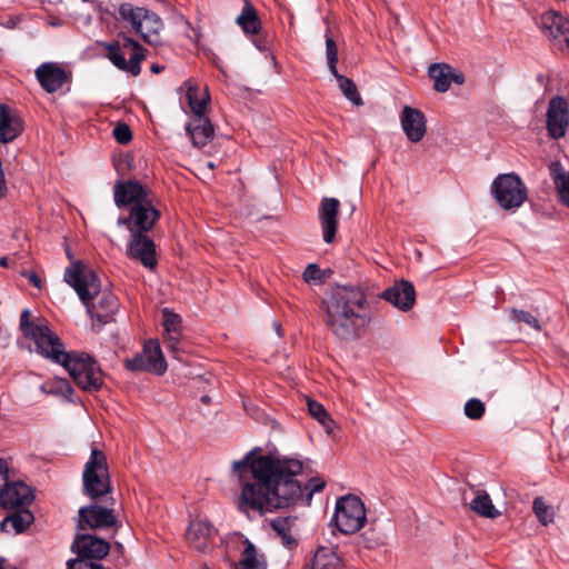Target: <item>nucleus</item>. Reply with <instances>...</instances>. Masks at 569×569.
Listing matches in <instances>:
<instances>
[{
	"label": "nucleus",
	"instance_id": "50",
	"mask_svg": "<svg viewBox=\"0 0 569 569\" xmlns=\"http://www.w3.org/2000/svg\"><path fill=\"white\" fill-rule=\"evenodd\" d=\"M66 254H67L68 259L72 260L71 263L76 261V260H73V256H72L69 247H66Z\"/></svg>",
	"mask_w": 569,
	"mask_h": 569
},
{
	"label": "nucleus",
	"instance_id": "9",
	"mask_svg": "<svg viewBox=\"0 0 569 569\" xmlns=\"http://www.w3.org/2000/svg\"><path fill=\"white\" fill-rule=\"evenodd\" d=\"M82 482L84 493L93 500L111 492L107 456L102 450L97 448L91 450L89 460L84 465Z\"/></svg>",
	"mask_w": 569,
	"mask_h": 569
},
{
	"label": "nucleus",
	"instance_id": "29",
	"mask_svg": "<svg viewBox=\"0 0 569 569\" xmlns=\"http://www.w3.org/2000/svg\"><path fill=\"white\" fill-rule=\"evenodd\" d=\"M188 106L192 112V117L206 116L210 94L207 89L201 90L198 86L189 84L186 93Z\"/></svg>",
	"mask_w": 569,
	"mask_h": 569
},
{
	"label": "nucleus",
	"instance_id": "22",
	"mask_svg": "<svg viewBox=\"0 0 569 569\" xmlns=\"http://www.w3.org/2000/svg\"><path fill=\"white\" fill-rule=\"evenodd\" d=\"M162 313V327H163V342L166 348L177 353L180 351V341L182 337L181 323L182 318L180 315L169 308H163Z\"/></svg>",
	"mask_w": 569,
	"mask_h": 569
},
{
	"label": "nucleus",
	"instance_id": "39",
	"mask_svg": "<svg viewBox=\"0 0 569 569\" xmlns=\"http://www.w3.org/2000/svg\"><path fill=\"white\" fill-rule=\"evenodd\" d=\"M510 316H511V319L516 322H525L529 327H531L532 329H535L537 331L541 330L539 320L535 316H532L529 311L511 308Z\"/></svg>",
	"mask_w": 569,
	"mask_h": 569
},
{
	"label": "nucleus",
	"instance_id": "54",
	"mask_svg": "<svg viewBox=\"0 0 569 569\" xmlns=\"http://www.w3.org/2000/svg\"><path fill=\"white\" fill-rule=\"evenodd\" d=\"M0 569H4L3 559L0 557Z\"/></svg>",
	"mask_w": 569,
	"mask_h": 569
},
{
	"label": "nucleus",
	"instance_id": "37",
	"mask_svg": "<svg viewBox=\"0 0 569 569\" xmlns=\"http://www.w3.org/2000/svg\"><path fill=\"white\" fill-rule=\"evenodd\" d=\"M463 411L467 418L479 420L486 412V406L480 399L471 398L466 402Z\"/></svg>",
	"mask_w": 569,
	"mask_h": 569
},
{
	"label": "nucleus",
	"instance_id": "19",
	"mask_svg": "<svg viewBox=\"0 0 569 569\" xmlns=\"http://www.w3.org/2000/svg\"><path fill=\"white\" fill-rule=\"evenodd\" d=\"M400 123L407 139L412 143L421 141L427 132L426 116L417 108L405 106L400 113Z\"/></svg>",
	"mask_w": 569,
	"mask_h": 569
},
{
	"label": "nucleus",
	"instance_id": "16",
	"mask_svg": "<svg viewBox=\"0 0 569 569\" xmlns=\"http://www.w3.org/2000/svg\"><path fill=\"white\" fill-rule=\"evenodd\" d=\"M113 200L120 209L132 207L149 200L148 190L137 180H117L113 186Z\"/></svg>",
	"mask_w": 569,
	"mask_h": 569
},
{
	"label": "nucleus",
	"instance_id": "33",
	"mask_svg": "<svg viewBox=\"0 0 569 569\" xmlns=\"http://www.w3.org/2000/svg\"><path fill=\"white\" fill-rule=\"evenodd\" d=\"M331 74L336 78V80L339 84V88H340L341 92L343 93V96L346 97V99H348L356 106L363 104L362 98H361V96L358 91V88L352 79H350L343 74H340L338 71H336V73H331Z\"/></svg>",
	"mask_w": 569,
	"mask_h": 569
},
{
	"label": "nucleus",
	"instance_id": "24",
	"mask_svg": "<svg viewBox=\"0 0 569 569\" xmlns=\"http://www.w3.org/2000/svg\"><path fill=\"white\" fill-rule=\"evenodd\" d=\"M186 131L197 148H203L212 141L214 128L207 116L192 117L186 124Z\"/></svg>",
	"mask_w": 569,
	"mask_h": 569
},
{
	"label": "nucleus",
	"instance_id": "25",
	"mask_svg": "<svg viewBox=\"0 0 569 569\" xmlns=\"http://www.w3.org/2000/svg\"><path fill=\"white\" fill-rule=\"evenodd\" d=\"M211 532L212 526L208 521H192L186 531V539L191 548L206 552Z\"/></svg>",
	"mask_w": 569,
	"mask_h": 569
},
{
	"label": "nucleus",
	"instance_id": "4",
	"mask_svg": "<svg viewBox=\"0 0 569 569\" xmlns=\"http://www.w3.org/2000/svg\"><path fill=\"white\" fill-rule=\"evenodd\" d=\"M63 280L72 287L87 313L93 320L91 329L99 333L103 327L116 321L119 311L118 297L108 289H102L98 273L83 261H74L64 270Z\"/></svg>",
	"mask_w": 569,
	"mask_h": 569
},
{
	"label": "nucleus",
	"instance_id": "43",
	"mask_svg": "<svg viewBox=\"0 0 569 569\" xmlns=\"http://www.w3.org/2000/svg\"><path fill=\"white\" fill-rule=\"evenodd\" d=\"M561 187L559 189L561 201L569 207V174H560Z\"/></svg>",
	"mask_w": 569,
	"mask_h": 569
},
{
	"label": "nucleus",
	"instance_id": "52",
	"mask_svg": "<svg viewBox=\"0 0 569 569\" xmlns=\"http://www.w3.org/2000/svg\"><path fill=\"white\" fill-rule=\"evenodd\" d=\"M201 401H202V402H204V403H208V402L210 401L209 396H203V397L201 398Z\"/></svg>",
	"mask_w": 569,
	"mask_h": 569
},
{
	"label": "nucleus",
	"instance_id": "28",
	"mask_svg": "<svg viewBox=\"0 0 569 569\" xmlns=\"http://www.w3.org/2000/svg\"><path fill=\"white\" fill-rule=\"evenodd\" d=\"M341 567V559L332 548L319 547L311 561L302 569H338Z\"/></svg>",
	"mask_w": 569,
	"mask_h": 569
},
{
	"label": "nucleus",
	"instance_id": "46",
	"mask_svg": "<svg viewBox=\"0 0 569 569\" xmlns=\"http://www.w3.org/2000/svg\"><path fill=\"white\" fill-rule=\"evenodd\" d=\"M450 84L452 82L457 83V84H463L465 82V76L462 72L460 71H455L452 68H451V72H450Z\"/></svg>",
	"mask_w": 569,
	"mask_h": 569
},
{
	"label": "nucleus",
	"instance_id": "5",
	"mask_svg": "<svg viewBox=\"0 0 569 569\" xmlns=\"http://www.w3.org/2000/svg\"><path fill=\"white\" fill-rule=\"evenodd\" d=\"M160 218L161 211L149 199L130 207L128 216H119L117 219V224L126 227L130 232L127 257L139 261L148 269H154L158 263L156 243L148 232L154 228Z\"/></svg>",
	"mask_w": 569,
	"mask_h": 569
},
{
	"label": "nucleus",
	"instance_id": "20",
	"mask_svg": "<svg viewBox=\"0 0 569 569\" xmlns=\"http://www.w3.org/2000/svg\"><path fill=\"white\" fill-rule=\"evenodd\" d=\"M36 78L48 93L60 90L68 81L67 71L53 62H44L36 69Z\"/></svg>",
	"mask_w": 569,
	"mask_h": 569
},
{
	"label": "nucleus",
	"instance_id": "32",
	"mask_svg": "<svg viewBox=\"0 0 569 569\" xmlns=\"http://www.w3.org/2000/svg\"><path fill=\"white\" fill-rule=\"evenodd\" d=\"M470 507L478 515L489 519H495L500 516L499 510L496 509L490 496L486 491L478 493L471 501Z\"/></svg>",
	"mask_w": 569,
	"mask_h": 569
},
{
	"label": "nucleus",
	"instance_id": "21",
	"mask_svg": "<svg viewBox=\"0 0 569 569\" xmlns=\"http://www.w3.org/2000/svg\"><path fill=\"white\" fill-rule=\"evenodd\" d=\"M23 131V120L19 112L6 103H0V143L16 140Z\"/></svg>",
	"mask_w": 569,
	"mask_h": 569
},
{
	"label": "nucleus",
	"instance_id": "41",
	"mask_svg": "<svg viewBox=\"0 0 569 569\" xmlns=\"http://www.w3.org/2000/svg\"><path fill=\"white\" fill-rule=\"evenodd\" d=\"M112 136L120 144H128L132 140V131L124 122H118L112 130Z\"/></svg>",
	"mask_w": 569,
	"mask_h": 569
},
{
	"label": "nucleus",
	"instance_id": "23",
	"mask_svg": "<svg viewBox=\"0 0 569 569\" xmlns=\"http://www.w3.org/2000/svg\"><path fill=\"white\" fill-rule=\"evenodd\" d=\"M540 26L543 33L552 39H562L569 49V19L556 11H549L541 16Z\"/></svg>",
	"mask_w": 569,
	"mask_h": 569
},
{
	"label": "nucleus",
	"instance_id": "45",
	"mask_svg": "<svg viewBox=\"0 0 569 569\" xmlns=\"http://www.w3.org/2000/svg\"><path fill=\"white\" fill-rule=\"evenodd\" d=\"M280 537L283 546L291 548L293 545H297V540L290 535V531H284V535L277 533Z\"/></svg>",
	"mask_w": 569,
	"mask_h": 569
},
{
	"label": "nucleus",
	"instance_id": "8",
	"mask_svg": "<svg viewBox=\"0 0 569 569\" xmlns=\"http://www.w3.org/2000/svg\"><path fill=\"white\" fill-rule=\"evenodd\" d=\"M123 43L119 41L103 42L102 47L107 50V58L119 70L131 73L137 77L141 72V62L146 57V49L133 38L119 33Z\"/></svg>",
	"mask_w": 569,
	"mask_h": 569
},
{
	"label": "nucleus",
	"instance_id": "7",
	"mask_svg": "<svg viewBox=\"0 0 569 569\" xmlns=\"http://www.w3.org/2000/svg\"><path fill=\"white\" fill-rule=\"evenodd\" d=\"M118 12L120 19L129 22L146 43L152 47L161 44L160 31L163 29V22L154 11L122 3Z\"/></svg>",
	"mask_w": 569,
	"mask_h": 569
},
{
	"label": "nucleus",
	"instance_id": "10",
	"mask_svg": "<svg viewBox=\"0 0 569 569\" xmlns=\"http://www.w3.org/2000/svg\"><path fill=\"white\" fill-rule=\"evenodd\" d=\"M490 192L503 210H517L528 199V188L516 172L498 174L490 187Z\"/></svg>",
	"mask_w": 569,
	"mask_h": 569
},
{
	"label": "nucleus",
	"instance_id": "30",
	"mask_svg": "<svg viewBox=\"0 0 569 569\" xmlns=\"http://www.w3.org/2000/svg\"><path fill=\"white\" fill-rule=\"evenodd\" d=\"M236 22L241 27L246 34H257L261 29V21L258 17L257 10L249 1H246L240 16L236 19Z\"/></svg>",
	"mask_w": 569,
	"mask_h": 569
},
{
	"label": "nucleus",
	"instance_id": "48",
	"mask_svg": "<svg viewBox=\"0 0 569 569\" xmlns=\"http://www.w3.org/2000/svg\"><path fill=\"white\" fill-rule=\"evenodd\" d=\"M0 266L1 267H8L9 266V258L8 257H1L0 258Z\"/></svg>",
	"mask_w": 569,
	"mask_h": 569
},
{
	"label": "nucleus",
	"instance_id": "51",
	"mask_svg": "<svg viewBox=\"0 0 569 569\" xmlns=\"http://www.w3.org/2000/svg\"><path fill=\"white\" fill-rule=\"evenodd\" d=\"M254 46L261 51L266 49V46L262 44L259 40L254 41Z\"/></svg>",
	"mask_w": 569,
	"mask_h": 569
},
{
	"label": "nucleus",
	"instance_id": "17",
	"mask_svg": "<svg viewBox=\"0 0 569 569\" xmlns=\"http://www.w3.org/2000/svg\"><path fill=\"white\" fill-rule=\"evenodd\" d=\"M340 202L337 198L325 197L321 199L318 219L320 222L322 239L326 243H332L339 226Z\"/></svg>",
	"mask_w": 569,
	"mask_h": 569
},
{
	"label": "nucleus",
	"instance_id": "15",
	"mask_svg": "<svg viewBox=\"0 0 569 569\" xmlns=\"http://www.w3.org/2000/svg\"><path fill=\"white\" fill-rule=\"evenodd\" d=\"M569 123L568 101L556 96L550 99L547 110V130L552 139H560L566 134Z\"/></svg>",
	"mask_w": 569,
	"mask_h": 569
},
{
	"label": "nucleus",
	"instance_id": "12",
	"mask_svg": "<svg viewBox=\"0 0 569 569\" xmlns=\"http://www.w3.org/2000/svg\"><path fill=\"white\" fill-rule=\"evenodd\" d=\"M123 368L130 372H148L163 376L168 369L167 361L158 340L149 339L143 343L141 352L123 360Z\"/></svg>",
	"mask_w": 569,
	"mask_h": 569
},
{
	"label": "nucleus",
	"instance_id": "6",
	"mask_svg": "<svg viewBox=\"0 0 569 569\" xmlns=\"http://www.w3.org/2000/svg\"><path fill=\"white\" fill-rule=\"evenodd\" d=\"M110 548V543L103 538L77 532L70 547L76 557L68 559L66 565L86 569H107L101 560L109 555Z\"/></svg>",
	"mask_w": 569,
	"mask_h": 569
},
{
	"label": "nucleus",
	"instance_id": "11",
	"mask_svg": "<svg viewBox=\"0 0 569 569\" xmlns=\"http://www.w3.org/2000/svg\"><path fill=\"white\" fill-rule=\"evenodd\" d=\"M366 521L365 503L359 497L349 493L337 500L329 525H333L343 535H352L358 532Z\"/></svg>",
	"mask_w": 569,
	"mask_h": 569
},
{
	"label": "nucleus",
	"instance_id": "44",
	"mask_svg": "<svg viewBox=\"0 0 569 569\" xmlns=\"http://www.w3.org/2000/svg\"><path fill=\"white\" fill-rule=\"evenodd\" d=\"M22 277L27 278L29 282L34 286L38 289H41L42 287V280L41 278L33 271H22Z\"/></svg>",
	"mask_w": 569,
	"mask_h": 569
},
{
	"label": "nucleus",
	"instance_id": "26",
	"mask_svg": "<svg viewBox=\"0 0 569 569\" xmlns=\"http://www.w3.org/2000/svg\"><path fill=\"white\" fill-rule=\"evenodd\" d=\"M241 538L244 548L236 569H267L264 555L259 556L256 546L247 537L241 536Z\"/></svg>",
	"mask_w": 569,
	"mask_h": 569
},
{
	"label": "nucleus",
	"instance_id": "27",
	"mask_svg": "<svg viewBox=\"0 0 569 569\" xmlns=\"http://www.w3.org/2000/svg\"><path fill=\"white\" fill-rule=\"evenodd\" d=\"M12 510L0 522V530L7 531V525L11 523L16 533H22L34 521V516L28 507L13 508Z\"/></svg>",
	"mask_w": 569,
	"mask_h": 569
},
{
	"label": "nucleus",
	"instance_id": "13",
	"mask_svg": "<svg viewBox=\"0 0 569 569\" xmlns=\"http://www.w3.org/2000/svg\"><path fill=\"white\" fill-rule=\"evenodd\" d=\"M34 499L32 489L22 481H9V468L0 458V507L13 509L28 507Z\"/></svg>",
	"mask_w": 569,
	"mask_h": 569
},
{
	"label": "nucleus",
	"instance_id": "53",
	"mask_svg": "<svg viewBox=\"0 0 569 569\" xmlns=\"http://www.w3.org/2000/svg\"><path fill=\"white\" fill-rule=\"evenodd\" d=\"M16 23L14 21L10 20L9 23L7 24L8 28H14Z\"/></svg>",
	"mask_w": 569,
	"mask_h": 569
},
{
	"label": "nucleus",
	"instance_id": "38",
	"mask_svg": "<svg viewBox=\"0 0 569 569\" xmlns=\"http://www.w3.org/2000/svg\"><path fill=\"white\" fill-rule=\"evenodd\" d=\"M326 57L328 62V69L330 73H336L338 63V47L336 41L326 33Z\"/></svg>",
	"mask_w": 569,
	"mask_h": 569
},
{
	"label": "nucleus",
	"instance_id": "2",
	"mask_svg": "<svg viewBox=\"0 0 569 569\" xmlns=\"http://www.w3.org/2000/svg\"><path fill=\"white\" fill-rule=\"evenodd\" d=\"M20 330L23 337L32 340L37 351L57 365H61L73 382L83 391L96 392L104 385V373L99 362L83 351L64 350L62 340L46 325L30 320V311L24 309L20 315Z\"/></svg>",
	"mask_w": 569,
	"mask_h": 569
},
{
	"label": "nucleus",
	"instance_id": "3",
	"mask_svg": "<svg viewBox=\"0 0 569 569\" xmlns=\"http://www.w3.org/2000/svg\"><path fill=\"white\" fill-rule=\"evenodd\" d=\"M367 296L356 284H337L322 299L325 321L332 333L346 341L357 340L360 328L368 322Z\"/></svg>",
	"mask_w": 569,
	"mask_h": 569
},
{
	"label": "nucleus",
	"instance_id": "1",
	"mask_svg": "<svg viewBox=\"0 0 569 569\" xmlns=\"http://www.w3.org/2000/svg\"><path fill=\"white\" fill-rule=\"evenodd\" d=\"M260 452L261 448L254 447L241 460L232 463L236 476L242 478L244 472L250 471L254 479L246 482L241 489V512L253 510L263 516L280 509L309 506L313 495L323 490L326 483L319 477L310 478L306 483L297 479L303 470L299 459Z\"/></svg>",
	"mask_w": 569,
	"mask_h": 569
},
{
	"label": "nucleus",
	"instance_id": "40",
	"mask_svg": "<svg viewBox=\"0 0 569 569\" xmlns=\"http://www.w3.org/2000/svg\"><path fill=\"white\" fill-rule=\"evenodd\" d=\"M297 519L296 516L277 517L270 520L269 526L276 533L284 535V531H291Z\"/></svg>",
	"mask_w": 569,
	"mask_h": 569
},
{
	"label": "nucleus",
	"instance_id": "47",
	"mask_svg": "<svg viewBox=\"0 0 569 569\" xmlns=\"http://www.w3.org/2000/svg\"><path fill=\"white\" fill-rule=\"evenodd\" d=\"M163 70H164V66H161L158 63H153L150 67V71L154 74H158V73L162 72Z\"/></svg>",
	"mask_w": 569,
	"mask_h": 569
},
{
	"label": "nucleus",
	"instance_id": "49",
	"mask_svg": "<svg viewBox=\"0 0 569 569\" xmlns=\"http://www.w3.org/2000/svg\"><path fill=\"white\" fill-rule=\"evenodd\" d=\"M114 549H116L120 555H122V553H123V551H124L123 546H122L120 542H117V543H116Z\"/></svg>",
	"mask_w": 569,
	"mask_h": 569
},
{
	"label": "nucleus",
	"instance_id": "14",
	"mask_svg": "<svg viewBox=\"0 0 569 569\" xmlns=\"http://www.w3.org/2000/svg\"><path fill=\"white\" fill-rule=\"evenodd\" d=\"M117 518L112 508L99 505L83 506L79 509L78 529L84 530L110 528L117 525Z\"/></svg>",
	"mask_w": 569,
	"mask_h": 569
},
{
	"label": "nucleus",
	"instance_id": "18",
	"mask_svg": "<svg viewBox=\"0 0 569 569\" xmlns=\"http://www.w3.org/2000/svg\"><path fill=\"white\" fill-rule=\"evenodd\" d=\"M380 297L401 311H409L416 302L415 286L409 280L396 281L392 287L382 291Z\"/></svg>",
	"mask_w": 569,
	"mask_h": 569
},
{
	"label": "nucleus",
	"instance_id": "35",
	"mask_svg": "<svg viewBox=\"0 0 569 569\" xmlns=\"http://www.w3.org/2000/svg\"><path fill=\"white\" fill-rule=\"evenodd\" d=\"M532 510L542 526L553 522L555 512L552 507L547 505L542 497H536L532 502Z\"/></svg>",
	"mask_w": 569,
	"mask_h": 569
},
{
	"label": "nucleus",
	"instance_id": "31",
	"mask_svg": "<svg viewBox=\"0 0 569 569\" xmlns=\"http://www.w3.org/2000/svg\"><path fill=\"white\" fill-rule=\"evenodd\" d=\"M451 67L447 63H432L428 69V76L433 80V88L438 92H446L450 88Z\"/></svg>",
	"mask_w": 569,
	"mask_h": 569
},
{
	"label": "nucleus",
	"instance_id": "34",
	"mask_svg": "<svg viewBox=\"0 0 569 569\" xmlns=\"http://www.w3.org/2000/svg\"><path fill=\"white\" fill-rule=\"evenodd\" d=\"M41 389L50 395L62 396L71 403L77 402L72 398V396L74 395V389L72 388L70 382L64 378L54 379L48 382L47 385L42 386Z\"/></svg>",
	"mask_w": 569,
	"mask_h": 569
},
{
	"label": "nucleus",
	"instance_id": "42",
	"mask_svg": "<svg viewBox=\"0 0 569 569\" xmlns=\"http://www.w3.org/2000/svg\"><path fill=\"white\" fill-rule=\"evenodd\" d=\"M302 278L307 283H321L325 280V274L317 263H309L302 273Z\"/></svg>",
	"mask_w": 569,
	"mask_h": 569
},
{
	"label": "nucleus",
	"instance_id": "36",
	"mask_svg": "<svg viewBox=\"0 0 569 569\" xmlns=\"http://www.w3.org/2000/svg\"><path fill=\"white\" fill-rule=\"evenodd\" d=\"M307 406L310 416L317 419L325 427L332 422V419L330 418L326 408L317 400L308 398Z\"/></svg>",
	"mask_w": 569,
	"mask_h": 569
}]
</instances>
